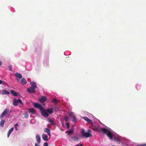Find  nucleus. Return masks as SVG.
I'll return each mask as SVG.
<instances>
[{
  "label": "nucleus",
  "mask_w": 146,
  "mask_h": 146,
  "mask_svg": "<svg viewBox=\"0 0 146 146\" xmlns=\"http://www.w3.org/2000/svg\"><path fill=\"white\" fill-rule=\"evenodd\" d=\"M11 112V110L9 111L8 109L6 108L2 112L0 118L3 119L5 115L6 117H9L10 115V113ZM5 122L4 119H2L0 122V126L3 127V126Z\"/></svg>",
  "instance_id": "nucleus-1"
},
{
  "label": "nucleus",
  "mask_w": 146,
  "mask_h": 146,
  "mask_svg": "<svg viewBox=\"0 0 146 146\" xmlns=\"http://www.w3.org/2000/svg\"><path fill=\"white\" fill-rule=\"evenodd\" d=\"M100 129L104 134H106L110 139H113V135L111 131L105 128H101Z\"/></svg>",
  "instance_id": "nucleus-2"
},
{
  "label": "nucleus",
  "mask_w": 146,
  "mask_h": 146,
  "mask_svg": "<svg viewBox=\"0 0 146 146\" xmlns=\"http://www.w3.org/2000/svg\"><path fill=\"white\" fill-rule=\"evenodd\" d=\"M81 134L82 137H92V135L89 133L85 132V130L83 129L81 131Z\"/></svg>",
  "instance_id": "nucleus-3"
},
{
  "label": "nucleus",
  "mask_w": 146,
  "mask_h": 146,
  "mask_svg": "<svg viewBox=\"0 0 146 146\" xmlns=\"http://www.w3.org/2000/svg\"><path fill=\"white\" fill-rule=\"evenodd\" d=\"M19 104L21 105H23V103L21 100L20 99H15V101L13 103V105L15 106H17Z\"/></svg>",
  "instance_id": "nucleus-4"
},
{
  "label": "nucleus",
  "mask_w": 146,
  "mask_h": 146,
  "mask_svg": "<svg viewBox=\"0 0 146 146\" xmlns=\"http://www.w3.org/2000/svg\"><path fill=\"white\" fill-rule=\"evenodd\" d=\"M34 106L35 107L39 108L40 111H42V110L44 109V108L38 103H36L34 104Z\"/></svg>",
  "instance_id": "nucleus-5"
},
{
  "label": "nucleus",
  "mask_w": 146,
  "mask_h": 146,
  "mask_svg": "<svg viewBox=\"0 0 146 146\" xmlns=\"http://www.w3.org/2000/svg\"><path fill=\"white\" fill-rule=\"evenodd\" d=\"M41 111L42 115L45 117H47L49 116V114L48 113L47 111L44 108V109L40 111Z\"/></svg>",
  "instance_id": "nucleus-6"
},
{
  "label": "nucleus",
  "mask_w": 146,
  "mask_h": 146,
  "mask_svg": "<svg viewBox=\"0 0 146 146\" xmlns=\"http://www.w3.org/2000/svg\"><path fill=\"white\" fill-rule=\"evenodd\" d=\"M47 98L46 96H43L41 98H38V100L39 102L41 103H44L45 102Z\"/></svg>",
  "instance_id": "nucleus-7"
},
{
  "label": "nucleus",
  "mask_w": 146,
  "mask_h": 146,
  "mask_svg": "<svg viewBox=\"0 0 146 146\" xmlns=\"http://www.w3.org/2000/svg\"><path fill=\"white\" fill-rule=\"evenodd\" d=\"M35 89L34 88H33L30 87L29 88L27 89V91L28 92H29L30 93H35L36 91L35 90Z\"/></svg>",
  "instance_id": "nucleus-8"
},
{
  "label": "nucleus",
  "mask_w": 146,
  "mask_h": 146,
  "mask_svg": "<svg viewBox=\"0 0 146 146\" xmlns=\"http://www.w3.org/2000/svg\"><path fill=\"white\" fill-rule=\"evenodd\" d=\"M36 138L37 143L38 144H39L41 142V139L40 135L38 134H37L36 135Z\"/></svg>",
  "instance_id": "nucleus-9"
},
{
  "label": "nucleus",
  "mask_w": 146,
  "mask_h": 146,
  "mask_svg": "<svg viewBox=\"0 0 146 146\" xmlns=\"http://www.w3.org/2000/svg\"><path fill=\"white\" fill-rule=\"evenodd\" d=\"M30 84L32 86V88H33L35 89L37 88V85L35 82H31L30 83Z\"/></svg>",
  "instance_id": "nucleus-10"
},
{
  "label": "nucleus",
  "mask_w": 146,
  "mask_h": 146,
  "mask_svg": "<svg viewBox=\"0 0 146 146\" xmlns=\"http://www.w3.org/2000/svg\"><path fill=\"white\" fill-rule=\"evenodd\" d=\"M42 137L43 139L45 141H47L48 140V136L45 134H43L42 135Z\"/></svg>",
  "instance_id": "nucleus-11"
},
{
  "label": "nucleus",
  "mask_w": 146,
  "mask_h": 146,
  "mask_svg": "<svg viewBox=\"0 0 146 146\" xmlns=\"http://www.w3.org/2000/svg\"><path fill=\"white\" fill-rule=\"evenodd\" d=\"M44 131L45 132L47 133L49 136L51 135L50 130L48 128H45L44 130Z\"/></svg>",
  "instance_id": "nucleus-12"
},
{
  "label": "nucleus",
  "mask_w": 146,
  "mask_h": 146,
  "mask_svg": "<svg viewBox=\"0 0 146 146\" xmlns=\"http://www.w3.org/2000/svg\"><path fill=\"white\" fill-rule=\"evenodd\" d=\"M1 93L2 95L9 94L10 92L6 90H1Z\"/></svg>",
  "instance_id": "nucleus-13"
},
{
  "label": "nucleus",
  "mask_w": 146,
  "mask_h": 146,
  "mask_svg": "<svg viewBox=\"0 0 146 146\" xmlns=\"http://www.w3.org/2000/svg\"><path fill=\"white\" fill-rule=\"evenodd\" d=\"M20 83L22 85H25L27 83V80L24 78H22L21 81L20 82Z\"/></svg>",
  "instance_id": "nucleus-14"
},
{
  "label": "nucleus",
  "mask_w": 146,
  "mask_h": 146,
  "mask_svg": "<svg viewBox=\"0 0 146 146\" xmlns=\"http://www.w3.org/2000/svg\"><path fill=\"white\" fill-rule=\"evenodd\" d=\"M13 129L14 128L13 127H12L9 130L7 133V137H9L11 132L13 131Z\"/></svg>",
  "instance_id": "nucleus-15"
},
{
  "label": "nucleus",
  "mask_w": 146,
  "mask_h": 146,
  "mask_svg": "<svg viewBox=\"0 0 146 146\" xmlns=\"http://www.w3.org/2000/svg\"><path fill=\"white\" fill-rule=\"evenodd\" d=\"M15 75L16 77L19 78H22V75L19 73L17 72L15 74Z\"/></svg>",
  "instance_id": "nucleus-16"
},
{
  "label": "nucleus",
  "mask_w": 146,
  "mask_h": 146,
  "mask_svg": "<svg viewBox=\"0 0 146 146\" xmlns=\"http://www.w3.org/2000/svg\"><path fill=\"white\" fill-rule=\"evenodd\" d=\"M91 129H93L94 131H98L99 130L98 128L96 126H93L92 127Z\"/></svg>",
  "instance_id": "nucleus-17"
},
{
  "label": "nucleus",
  "mask_w": 146,
  "mask_h": 146,
  "mask_svg": "<svg viewBox=\"0 0 146 146\" xmlns=\"http://www.w3.org/2000/svg\"><path fill=\"white\" fill-rule=\"evenodd\" d=\"M11 94L14 96H16L17 95V93L13 90H11Z\"/></svg>",
  "instance_id": "nucleus-18"
},
{
  "label": "nucleus",
  "mask_w": 146,
  "mask_h": 146,
  "mask_svg": "<svg viewBox=\"0 0 146 146\" xmlns=\"http://www.w3.org/2000/svg\"><path fill=\"white\" fill-rule=\"evenodd\" d=\"M47 111L49 113L51 114L53 113V109L52 108H50L49 109H48L47 110Z\"/></svg>",
  "instance_id": "nucleus-19"
},
{
  "label": "nucleus",
  "mask_w": 146,
  "mask_h": 146,
  "mask_svg": "<svg viewBox=\"0 0 146 146\" xmlns=\"http://www.w3.org/2000/svg\"><path fill=\"white\" fill-rule=\"evenodd\" d=\"M29 110L33 114H35L36 113L35 110L33 109L30 108L29 109Z\"/></svg>",
  "instance_id": "nucleus-20"
},
{
  "label": "nucleus",
  "mask_w": 146,
  "mask_h": 146,
  "mask_svg": "<svg viewBox=\"0 0 146 146\" xmlns=\"http://www.w3.org/2000/svg\"><path fill=\"white\" fill-rule=\"evenodd\" d=\"M73 129H71L69 131H67V133L68 135H70L72 134V132H73Z\"/></svg>",
  "instance_id": "nucleus-21"
},
{
  "label": "nucleus",
  "mask_w": 146,
  "mask_h": 146,
  "mask_svg": "<svg viewBox=\"0 0 146 146\" xmlns=\"http://www.w3.org/2000/svg\"><path fill=\"white\" fill-rule=\"evenodd\" d=\"M48 120L49 122L51 123L52 125H53L54 124V122L52 119H48Z\"/></svg>",
  "instance_id": "nucleus-22"
},
{
  "label": "nucleus",
  "mask_w": 146,
  "mask_h": 146,
  "mask_svg": "<svg viewBox=\"0 0 146 146\" xmlns=\"http://www.w3.org/2000/svg\"><path fill=\"white\" fill-rule=\"evenodd\" d=\"M18 125H19L17 123H16L15 125V129L16 131H17L18 130L17 127L18 126Z\"/></svg>",
  "instance_id": "nucleus-23"
},
{
  "label": "nucleus",
  "mask_w": 146,
  "mask_h": 146,
  "mask_svg": "<svg viewBox=\"0 0 146 146\" xmlns=\"http://www.w3.org/2000/svg\"><path fill=\"white\" fill-rule=\"evenodd\" d=\"M87 122L88 123H89L90 124H91L92 125L93 124L92 121L90 119H89L88 121Z\"/></svg>",
  "instance_id": "nucleus-24"
},
{
  "label": "nucleus",
  "mask_w": 146,
  "mask_h": 146,
  "mask_svg": "<svg viewBox=\"0 0 146 146\" xmlns=\"http://www.w3.org/2000/svg\"><path fill=\"white\" fill-rule=\"evenodd\" d=\"M84 119H85L86 121L87 122L88 121L89 119H88V118L87 117H84Z\"/></svg>",
  "instance_id": "nucleus-25"
},
{
  "label": "nucleus",
  "mask_w": 146,
  "mask_h": 146,
  "mask_svg": "<svg viewBox=\"0 0 146 146\" xmlns=\"http://www.w3.org/2000/svg\"><path fill=\"white\" fill-rule=\"evenodd\" d=\"M52 101L54 103L57 102V99L56 98H54L53 99Z\"/></svg>",
  "instance_id": "nucleus-26"
},
{
  "label": "nucleus",
  "mask_w": 146,
  "mask_h": 146,
  "mask_svg": "<svg viewBox=\"0 0 146 146\" xmlns=\"http://www.w3.org/2000/svg\"><path fill=\"white\" fill-rule=\"evenodd\" d=\"M66 125L67 127V129H68L69 128V126H70L69 123L67 122L66 124Z\"/></svg>",
  "instance_id": "nucleus-27"
},
{
  "label": "nucleus",
  "mask_w": 146,
  "mask_h": 146,
  "mask_svg": "<svg viewBox=\"0 0 146 146\" xmlns=\"http://www.w3.org/2000/svg\"><path fill=\"white\" fill-rule=\"evenodd\" d=\"M54 109H55L56 111H58V108L56 106L54 107Z\"/></svg>",
  "instance_id": "nucleus-28"
},
{
  "label": "nucleus",
  "mask_w": 146,
  "mask_h": 146,
  "mask_svg": "<svg viewBox=\"0 0 146 146\" xmlns=\"http://www.w3.org/2000/svg\"><path fill=\"white\" fill-rule=\"evenodd\" d=\"M64 119L66 121H67L68 119V118L67 116H64Z\"/></svg>",
  "instance_id": "nucleus-29"
},
{
  "label": "nucleus",
  "mask_w": 146,
  "mask_h": 146,
  "mask_svg": "<svg viewBox=\"0 0 146 146\" xmlns=\"http://www.w3.org/2000/svg\"><path fill=\"white\" fill-rule=\"evenodd\" d=\"M137 146H146V144H142L137 145Z\"/></svg>",
  "instance_id": "nucleus-30"
},
{
  "label": "nucleus",
  "mask_w": 146,
  "mask_h": 146,
  "mask_svg": "<svg viewBox=\"0 0 146 146\" xmlns=\"http://www.w3.org/2000/svg\"><path fill=\"white\" fill-rule=\"evenodd\" d=\"M72 121H73L74 122H75L76 121V117H74V118H73Z\"/></svg>",
  "instance_id": "nucleus-31"
},
{
  "label": "nucleus",
  "mask_w": 146,
  "mask_h": 146,
  "mask_svg": "<svg viewBox=\"0 0 146 146\" xmlns=\"http://www.w3.org/2000/svg\"><path fill=\"white\" fill-rule=\"evenodd\" d=\"M44 146H48V143L46 142H44Z\"/></svg>",
  "instance_id": "nucleus-32"
},
{
  "label": "nucleus",
  "mask_w": 146,
  "mask_h": 146,
  "mask_svg": "<svg viewBox=\"0 0 146 146\" xmlns=\"http://www.w3.org/2000/svg\"><path fill=\"white\" fill-rule=\"evenodd\" d=\"M69 115L70 116H72L73 115H74L73 113L72 112L70 113H69Z\"/></svg>",
  "instance_id": "nucleus-33"
},
{
  "label": "nucleus",
  "mask_w": 146,
  "mask_h": 146,
  "mask_svg": "<svg viewBox=\"0 0 146 146\" xmlns=\"http://www.w3.org/2000/svg\"><path fill=\"white\" fill-rule=\"evenodd\" d=\"M28 116L29 115L27 114L26 113L25 115V117L26 118H27L28 117Z\"/></svg>",
  "instance_id": "nucleus-34"
},
{
  "label": "nucleus",
  "mask_w": 146,
  "mask_h": 146,
  "mask_svg": "<svg viewBox=\"0 0 146 146\" xmlns=\"http://www.w3.org/2000/svg\"><path fill=\"white\" fill-rule=\"evenodd\" d=\"M9 69L11 71H12V67H11V66L9 65Z\"/></svg>",
  "instance_id": "nucleus-35"
},
{
  "label": "nucleus",
  "mask_w": 146,
  "mask_h": 146,
  "mask_svg": "<svg viewBox=\"0 0 146 146\" xmlns=\"http://www.w3.org/2000/svg\"><path fill=\"white\" fill-rule=\"evenodd\" d=\"M72 117V118L73 119V118H74L75 117V116L74 115H73L72 116H71Z\"/></svg>",
  "instance_id": "nucleus-36"
},
{
  "label": "nucleus",
  "mask_w": 146,
  "mask_h": 146,
  "mask_svg": "<svg viewBox=\"0 0 146 146\" xmlns=\"http://www.w3.org/2000/svg\"><path fill=\"white\" fill-rule=\"evenodd\" d=\"M72 117V118L73 119V118H74L75 117V116L74 115H73L72 116H71Z\"/></svg>",
  "instance_id": "nucleus-37"
},
{
  "label": "nucleus",
  "mask_w": 146,
  "mask_h": 146,
  "mask_svg": "<svg viewBox=\"0 0 146 146\" xmlns=\"http://www.w3.org/2000/svg\"><path fill=\"white\" fill-rule=\"evenodd\" d=\"M72 117V118L73 119V118H74L75 117V116L74 115H73L72 116H71Z\"/></svg>",
  "instance_id": "nucleus-38"
},
{
  "label": "nucleus",
  "mask_w": 146,
  "mask_h": 146,
  "mask_svg": "<svg viewBox=\"0 0 146 146\" xmlns=\"http://www.w3.org/2000/svg\"><path fill=\"white\" fill-rule=\"evenodd\" d=\"M76 146H83L82 144H81L80 145H79L78 144L77 145H76Z\"/></svg>",
  "instance_id": "nucleus-39"
},
{
  "label": "nucleus",
  "mask_w": 146,
  "mask_h": 146,
  "mask_svg": "<svg viewBox=\"0 0 146 146\" xmlns=\"http://www.w3.org/2000/svg\"><path fill=\"white\" fill-rule=\"evenodd\" d=\"M35 146H40L37 143H35Z\"/></svg>",
  "instance_id": "nucleus-40"
},
{
  "label": "nucleus",
  "mask_w": 146,
  "mask_h": 146,
  "mask_svg": "<svg viewBox=\"0 0 146 146\" xmlns=\"http://www.w3.org/2000/svg\"><path fill=\"white\" fill-rule=\"evenodd\" d=\"M91 132V130H88V133H90Z\"/></svg>",
  "instance_id": "nucleus-41"
},
{
  "label": "nucleus",
  "mask_w": 146,
  "mask_h": 146,
  "mask_svg": "<svg viewBox=\"0 0 146 146\" xmlns=\"http://www.w3.org/2000/svg\"><path fill=\"white\" fill-rule=\"evenodd\" d=\"M47 126L48 127H49V128H50L51 127L50 126V125H47Z\"/></svg>",
  "instance_id": "nucleus-42"
},
{
  "label": "nucleus",
  "mask_w": 146,
  "mask_h": 146,
  "mask_svg": "<svg viewBox=\"0 0 146 146\" xmlns=\"http://www.w3.org/2000/svg\"><path fill=\"white\" fill-rule=\"evenodd\" d=\"M2 81L1 80H0V84H1L2 83Z\"/></svg>",
  "instance_id": "nucleus-43"
},
{
  "label": "nucleus",
  "mask_w": 146,
  "mask_h": 146,
  "mask_svg": "<svg viewBox=\"0 0 146 146\" xmlns=\"http://www.w3.org/2000/svg\"><path fill=\"white\" fill-rule=\"evenodd\" d=\"M16 80L17 81H19V80H20L19 79H18V78Z\"/></svg>",
  "instance_id": "nucleus-44"
},
{
  "label": "nucleus",
  "mask_w": 146,
  "mask_h": 146,
  "mask_svg": "<svg viewBox=\"0 0 146 146\" xmlns=\"http://www.w3.org/2000/svg\"><path fill=\"white\" fill-rule=\"evenodd\" d=\"M2 63V62H1V61H0V65H1Z\"/></svg>",
  "instance_id": "nucleus-45"
}]
</instances>
